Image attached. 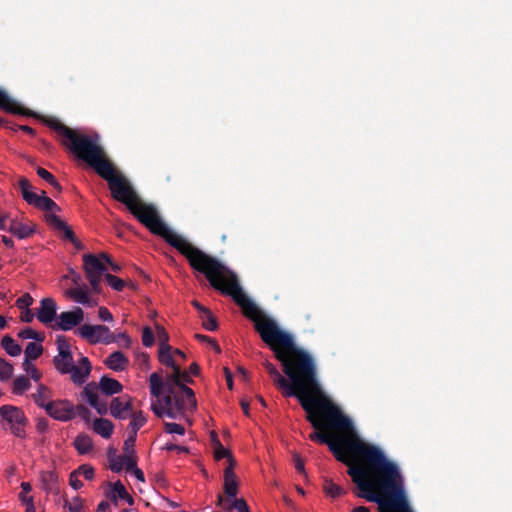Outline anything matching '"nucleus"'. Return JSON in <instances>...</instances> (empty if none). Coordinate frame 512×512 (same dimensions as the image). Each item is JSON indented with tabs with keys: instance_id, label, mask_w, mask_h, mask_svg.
<instances>
[{
	"instance_id": "obj_1",
	"label": "nucleus",
	"mask_w": 512,
	"mask_h": 512,
	"mask_svg": "<svg viewBox=\"0 0 512 512\" xmlns=\"http://www.w3.org/2000/svg\"><path fill=\"white\" fill-rule=\"evenodd\" d=\"M276 358L288 377L276 375L282 394L298 399L315 429L310 439L326 444L348 466L347 473L359 490L356 496L377 503L379 512L404 507L407 496L398 465L379 447L364 442L351 419L323 393L313 357L294 343Z\"/></svg>"
},
{
	"instance_id": "obj_2",
	"label": "nucleus",
	"mask_w": 512,
	"mask_h": 512,
	"mask_svg": "<svg viewBox=\"0 0 512 512\" xmlns=\"http://www.w3.org/2000/svg\"><path fill=\"white\" fill-rule=\"evenodd\" d=\"M44 124L55 131L61 145L79 160L86 162L108 183L111 197L124 204L130 213L152 234L163 238L181 253L190 266L204 274L210 285L222 294L230 296L241 308L245 317L254 323V302L241 289L237 276L217 259L193 246L182 236L167 227L157 209L143 202L129 180L115 167L105 150L92 137L72 129L55 117L43 119Z\"/></svg>"
},
{
	"instance_id": "obj_3",
	"label": "nucleus",
	"mask_w": 512,
	"mask_h": 512,
	"mask_svg": "<svg viewBox=\"0 0 512 512\" xmlns=\"http://www.w3.org/2000/svg\"><path fill=\"white\" fill-rule=\"evenodd\" d=\"M56 344L58 353L53 358L55 369L61 374H69L74 384L82 385L85 383L92 370L89 359L83 356L76 365L71 352V345L65 336H58Z\"/></svg>"
},
{
	"instance_id": "obj_4",
	"label": "nucleus",
	"mask_w": 512,
	"mask_h": 512,
	"mask_svg": "<svg viewBox=\"0 0 512 512\" xmlns=\"http://www.w3.org/2000/svg\"><path fill=\"white\" fill-rule=\"evenodd\" d=\"M258 334L274 352L275 356L287 348H292L294 344L293 336L280 329L274 319L267 316L265 312L258 307Z\"/></svg>"
},
{
	"instance_id": "obj_5",
	"label": "nucleus",
	"mask_w": 512,
	"mask_h": 512,
	"mask_svg": "<svg viewBox=\"0 0 512 512\" xmlns=\"http://www.w3.org/2000/svg\"><path fill=\"white\" fill-rule=\"evenodd\" d=\"M0 416L7 424L12 435L19 439L26 438V428L29 421L21 408L13 405H3L0 407Z\"/></svg>"
},
{
	"instance_id": "obj_6",
	"label": "nucleus",
	"mask_w": 512,
	"mask_h": 512,
	"mask_svg": "<svg viewBox=\"0 0 512 512\" xmlns=\"http://www.w3.org/2000/svg\"><path fill=\"white\" fill-rule=\"evenodd\" d=\"M193 380L187 371H181L180 367H175V370L171 375L167 377L166 382H163L162 377L154 372L149 377L150 392L154 397H160L165 387L167 391L169 388L177 386H186L185 383H192Z\"/></svg>"
},
{
	"instance_id": "obj_7",
	"label": "nucleus",
	"mask_w": 512,
	"mask_h": 512,
	"mask_svg": "<svg viewBox=\"0 0 512 512\" xmlns=\"http://www.w3.org/2000/svg\"><path fill=\"white\" fill-rule=\"evenodd\" d=\"M83 268L85 271L86 279L91 285L92 290L95 293H100V282L102 276L107 270L104 260L94 254H85L83 255Z\"/></svg>"
},
{
	"instance_id": "obj_8",
	"label": "nucleus",
	"mask_w": 512,
	"mask_h": 512,
	"mask_svg": "<svg viewBox=\"0 0 512 512\" xmlns=\"http://www.w3.org/2000/svg\"><path fill=\"white\" fill-rule=\"evenodd\" d=\"M76 333L89 344H110L116 341L115 335L105 325L83 324Z\"/></svg>"
},
{
	"instance_id": "obj_9",
	"label": "nucleus",
	"mask_w": 512,
	"mask_h": 512,
	"mask_svg": "<svg viewBox=\"0 0 512 512\" xmlns=\"http://www.w3.org/2000/svg\"><path fill=\"white\" fill-rule=\"evenodd\" d=\"M165 394L162 398L156 397L157 403H153L151 406L152 411L158 417H163V415H167L170 418H177L181 415V405L179 404V400L174 398V395L167 391V389L163 388L162 395Z\"/></svg>"
},
{
	"instance_id": "obj_10",
	"label": "nucleus",
	"mask_w": 512,
	"mask_h": 512,
	"mask_svg": "<svg viewBox=\"0 0 512 512\" xmlns=\"http://www.w3.org/2000/svg\"><path fill=\"white\" fill-rule=\"evenodd\" d=\"M45 411L50 417L59 421H68L75 417L74 406L68 400L52 401Z\"/></svg>"
},
{
	"instance_id": "obj_11",
	"label": "nucleus",
	"mask_w": 512,
	"mask_h": 512,
	"mask_svg": "<svg viewBox=\"0 0 512 512\" xmlns=\"http://www.w3.org/2000/svg\"><path fill=\"white\" fill-rule=\"evenodd\" d=\"M168 392L174 395V398L179 400V404L181 405V415L186 410H195L197 407V401L195 398L194 391L188 386H177L174 385V388H169Z\"/></svg>"
},
{
	"instance_id": "obj_12",
	"label": "nucleus",
	"mask_w": 512,
	"mask_h": 512,
	"mask_svg": "<svg viewBox=\"0 0 512 512\" xmlns=\"http://www.w3.org/2000/svg\"><path fill=\"white\" fill-rule=\"evenodd\" d=\"M83 319L84 311L80 307H76L72 311L62 312L57 317L56 324L52 327L63 331H68L81 324Z\"/></svg>"
},
{
	"instance_id": "obj_13",
	"label": "nucleus",
	"mask_w": 512,
	"mask_h": 512,
	"mask_svg": "<svg viewBox=\"0 0 512 512\" xmlns=\"http://www.w3.org/2000/svg\"><path fill=\"white\" fill-rule=\"evenodd\" d=\"M57 304L54 299L47 297L40 301V307L36 310V317L42 324H51L57 316Z\"/></svg>"
},
{
	"instance_id": "obj_14",
	"label": "nucleus",
	"mask_w": 512,
	"mask_h": 512,
	"mask_svg": "<svg viewBox=\"0 0 512 512\" xmlns=\"http://www.w3.org/2000/svg\"><path fill=\"white\" fill-rule=\"evenodd\" d=\"M132 399L129 396L113 398L109 407L110 414L117 419H126L132 413Z\"/></svg>"
},
{
	"instance_id": "obj_15",
	"label": "nucleus",
	"mask_w": 512,
	"mask_h": 512,
	"mask_svg": "<svg viewBox=\"0 0 512 512\" xmlns=\"http://www.w3.org/2000/svg\"><path fill=\"white\" fill-rule=\"evenodd\" d=\"M0 109L11 114L36 117V114L33 111L22 107L18 102L11 99L3 90H0Z\"/></svg>"
},
{
	"instance_id": "obj_16",
	"label": "nucleus",
	"mask_w": 512,
	"mask_h": 512,
	"mask_svg": "<svg viewBox=\"0 0 512 512\" xmlns=\"http://www.w3.org/2000/svg\"><path fill=\"white\" fill-rule=\"evenodd\" d=\"M233 463H230V465H227L224 469V475H223V491L226 495L225 498L233 499L236 497L238 493V480L237 476L234 472Z\"/></svg>"
},
{
	"instance_id": "obj_17",
	"label": "nucleus",
	"mask_w": 512,
	"mask_h": 512,
	"mask_svg": "<svg viewBox=\"0 0 512 512\" xmlns=\"http://www.w3.org/2000/svg\"><path fill=\"white\" fill-rule=\"evenodd\" d=\"M8 231L19 239H25L35 232V225L30 221L22 222L17 219H12Z\"/></svg>"
},
{
	"instance_id": "obj_18",
	"label": "nucleus",
	"mask_w": 512,
	"mask_h": 512,
	"mask_svg": "<svg viewBox=\"0 0 512 512\" xmlns=\"http://www.w3.org/2000/svg\"><path fill=\"white\" fill-rule=\"evenodd\" d=\"M46 222L52 226L55 230L63 233V238L68 241H75V233L72 228L67 225L66 222L61 220L57 215L53 213L46 214Z\"/></svg>"
},
{
	"instance_id": "obj_19",
	"label": "nucleus",
	"mask_w": 512,
	"mask_h": 512,
	"mask_svg": "<svg viewBox=\"0 0 512 512\" xmlns=\"http://www.w3.org/2000/svg\"><path fill=\"white\" fill-rule=\"evenodd\" d=\"M217 505L220 506L225 511H232L233 509L237 510L238 512H250L248 505L244 499H229L224 498L222 495H218L217 498Z\"/></svg>"
},
{
	"instance_id": "obj_20",
	"label": "nucleus",
	"mask_w": 512,
	"mask_h": 512,
	"mask_svg": "<svg viewBox=\"0 0 512 512\" xmlns=\"http://www.w3.org/2000/svg\"><path fill=\"white\" fill-rule=\"evenodd\" d=\"M105 365L114 371H123L129 365L128 358L120 351L113 352L105 360Z\"/></svg>"
},
{
	"instance_id": "obj_21",
	"label": "nucleus",
	"mask_w": 512,
	"mask_h": 512,
	"mask_svg": "<svg viewBox=\"0 0 512 512\" xmlns=\"http://www.w3.org/2000/svg\"><path fill=\"white\" fill-rule=\"evenodd\" d=\"M43 489L48 493H59L58 476L54 471H42L40 474Z\"/></svg>"
},
{
	"instance_id": "obj_22",
	"label": "nucleus",
	"mask_w": 512,
	"mask_h": 512,
	"mask_svg": "<svg viewBox=\"0 0 512 512\" xmlns=\"http://www.w3.org/2000/svg\"><path fill=\"white\" fill-rule=\"evenodd\" d=\"M29 205H33L34 207L47 212L54 210L60 211V207L51 198L47 197L44 191H42L41 195L36 194Z\"/></svg>"
},
{
	"instance_id": "obj_23",
	"label": "nucleus",
	"mask_w": 512,
	"mask_h": 512,
	"mask_svg": "<svg viewBox=\"0 0 512 512\" xmlns=\"http://www.w3.org/2000/svg\"><path fill=\"white\" fill-rule=\"evenodd\" d=\"M52 391L44 384L38 386L37 392L32 394L34 402L41 408L46 409L52 400Z\"/></svg>"
},
{
	"instance_id": "obj_24",
	"label": "nucleus",
	"mask_w": 512,
	"mask_h": 512,
	"mask_svg": "<svg viewBox=\"0 0 512 512\" xmlns=\"http://www.w3.org/2000/svg\"><path fill=\"white\" fill-rule=\"evenodd\" d=\"M99 387L102 393L105 395L117 394L120 393L123 389L122 384L118 380L108 376L101 377Z\"/></svg>"
},
{
	"instance_id": "obj_25",
	"label": "nucleus",
	"mask_w": 512,
	"mask_h": 512,
	"mask_svg": "<svg viewBox=\"0 0 512 512\" xmlns=\"http://www.w3.org/2000/svg\"><path fill=\"white\" fill-rule=\"evenodd\" d=\"M110 498L115 503H117L118 499H121L126 501L129 505L134 504L133 497L127 492L125 486L121 481H117L112 485Z\"/></svg>"
},
{
	"instance_id": "obj_26",
	"label": "nucleus",
	"mask_w": 512,
	"mask_h": 512,
	"mask_svg": "<svg viewBox=\"0 0 512 512\" xmlns=\"http://www.w3.org/2000/svg\"><path fill=\"white\" fill-rule=\"evenodd\" d=\"M93 430L95 433L101 435L103 438H110L113 430L114 425L113 423L105 418H97L93 422Z\"/></svg>"
},
{
	"instance_id": "obj_27",
	"label": "nucleus",
	"mask_w": 512,
	"mask_h": 512,
	"mask_svg": "<svg viewBox=\"0 0 512 512\" xmlns=\"http://www.w3.org/2000/svg\"><path fill=\"white\" fill-rule=\"evenodd\" d=\"M1 347L13 357L19 356L22 352L21 346L9 335L2 337Z\"/></svg>"
},
{
	"instance_id": "obj_28",
	"label": "nucleus",
	"mask_w": 512,
	"mask_h": 512,
	"mask_svg": "<svg viewBox=\"0 0 512 512\" xmlns=\"http://www.w3.org/2000/svg\"><path fill=\"white\" fill-rule=\"evenodd\" d=\"M131 417V421L128 425V429L130 430V434H133L134 436H137L138 430L144 426L146 423V417L143 415L142 411L134 412L132 410V413L128 416Z\"/></svg>"
},
{
	"instance_id": "obj_29",
	"label": "nucleus",
	"mask_w": 512,
	"mask_h": 512,
	"mask_svg": "<svg viewBox=\"0 0 512 512\" xmlns=\"http://www.w3.org/2000/svg\"><path fill=\"white\" fill-rule=\"evenodd\" d=\"M171 346L170 345H160L159 348V361L168 367H171L173 371L175 370V367H179L176 365L173 356L171 354Z\"/></svg>"
},
{
	"instance_id": "obj_30",
	"label": "nucleus",
	"mask_w": 512,
	"mask_h": 512,
	"mask_svg": "<svg viewBox=\"0 0 512 512\" xmlns=\"http://www.w3.org/2000/svg\"><path fill=\"white\" fill-rule=\"evenodd\" d=\"M74 446L79 454L83 455L92 449L93 442L88 435H78L74 441Z\"/></svg>"
},
{
	"instance_id": "obj_31",
	"label": "nucleus",
	"mask_w": 512,
	"mask_h": 512,
	"mask_svg": "<svg viewBox=\"0 0 512 512\" xmlns=\"http://www.w3.org/2000/svg\"><path fill=\"white\" fill-rule=\"evenodd\" d=\"M214 458L217 461L226 458L227 465H230V463H233V466L236 465L235 459L233 458L230 450L226 449L220 441H216L214 446Z\"/></svg>"
},
{
	"instance_id": "obj_32",
	"label": "nucleus",
	"mask_w": 512,
	"mask_h": 512,
	"mask_svg": "<svg viewBox=\"0 0 512 512\" xmlns=\"http://www.w3.org/2000/svg\"><path fill=\"white\" fill-rule=\"evenodd\" d=\"M18 186L20 188L23 199L28 204L32 202V199L35 197L36 193L32 191V185L30 181L27 178L22 177L18 181Z\"/></svg>"
},
{
	"instance_id": "obj_33",
	"label": "nucleus",
	"mask_w": 512,
	"mask_h": 512,
	"mask_svg": "<svg viewBox=\"0 0 512 512\" xmlns=\"http://www.w3.org/2000/svg\"><path fill=\"white\" fill-rule=\"evenodd\" d=\"M30 380L26 376H19L14 379L12 383V393L16 395L23 394L26 390L30 388Z\"/></svg>"
},
{
	"instance_id": "obj_34",
	"label": "nucleus",
	"mask_w": 512,
	"mask_h": 512,
	"mask_svg": "<svg viewBox=\"0 0 512 512\" xmlns=\"http://www.w3.org/2000/svg\"><path fill=\"white\" fill-rule=\"evenodd\" d=\"M25 360L31 361L39 358L43 353V347L36 342H30L25 348Z\"/></svg>"
},
{
	"instance_id": "obj_35",
	"label": "nucleus",
	"mask_w": 512,
	"mask_h": 512,
	"mask_svg": "<svg viewBox=\"0 0 512 512\" xmlns=\"http://www.w3.org/2000/svg\"><path fill=\"white\" fill-rule=\"evenodd\" d=\"M69 296L76 302L81 304H88L93 306L95 303H92L88 297V293L83 288H73L68 291Z\"/></svg>"
},
{
	"instance_id": "obj_36",
	"label": "nucleus",
	"mask_w": 512,
	"mask_h": 512,
	"mask_svg": "<svg viewBox=\"0 0 512 512\" xmlns=\"http://www.w3.org/2000/svg\"><path fill=\"white\" fill-rule=\"evenodd\" d=\"M100 387L97 386L96 383L91 382L88 383L82 392L83 397L89 402L90 405L94 404L95 401H97L98 398V389Z\"/></svg>"
},
{
	"instance_id": "obj_37",
	"label": "nucleus",
	"mask_w": 512,
	"mask_h": 512,
	"mask_svg": "<svg viewBox=\"0 0 512 512\" xmlns=\"http://www.w3.org/2000/svg\"><path fill=\"white\" fill-rule=\"evenodd\" d=\"M202 320V326L204 329L208 331H215L218 328V323L216 317L209 310L205 314L200 316Z\"/></svg>"
},
{
	"instance_id": "obj_38",
	"label": "nucleus",
	"mask_w": 512,
	"mask_h": 512,
	"mask_svg": "<svg viewBox=\"0 0 512 512\" xmlns=\"http://www.w3.org/2000/svg\"><path fill=\"white\" fill-rule=\"evenodd\" d=\"M109 468L113 472H120L125 469L121 455L111 454V450H108Z\"/></svg>"
},
{
	"instance_id": "obj_39",
	"label": "nucleus",
	"mask_w": 512,
	"mask_h": 512,
	"mask_svg": "<svg viewBox=\"0 0 512 512\" xmlns=\"http://www.w3.org/2000/svg\"><path fill=\"white\" fill-rule=\"evenodd\" d=\"M324 491L331 497H339L345 493L344 489L333 483L331 480H325Z\"/></svg>"
},
{
	"instance_id": "obj_40",
	"label": "nucleus",
	"mask_w": 512,
	"mask_h": 512,
	"mask_svg": "<svg viewBox=\"0 0 512 512\" xmlns=\"http://www.w3.org/2000/svg\"><path fill=\"white\" fill-rule=\"evenodd\" d=\"M13 365L4 358H0V380L7 381L13 374Z\"/></svg>"
},
{
	"instance_id": "obj_41",
	"label": "nucleus",
	"mask_w": 512,
	"mask_h": 512,
	"mask_svg": "<svg viewBox=\"0 0 512 512\" xmlns=\"http://www.w3.org/2000/svg\"><path fill=\"white\" fill-rule=\"evenodd\" d=\"M23 369L29 375V377L35 381H39L42 377V373L38 370V368L31 362L24 360Z\"/></svg>"
},
{
	"instance_id": "obj_42",
	"label": "nucleus",
	"mask_w": 512,
	"mask_h": 512,
	"mask_svg": "<svg viewBox=\"0 0 512 512\" xmlns=\"http://www.w3.org/2000/svg\"><path fill=\"white\" fill-rule=\"evenodd\" d=\"M64 508L69 512H83V500L80 497H74L71 501L65 499Z\"/></svg>"
},
{
	"instance_id": "obj_43",
	"label": "nucleus",
	"mask_w": 512,
	"mask_h": 512,
	"mask_svg": "<svg viewBox=\"0 0 512 512\" xmlns=\"http://www.w3.org/2000/svg\"><path fill=\"white\" fill-rule=\"evenodd\" d=\"M121 457L127 472H129L132 468H135V465H137V456L135 451H128V453L123 452Z\"/></svg>"
},
{
	"instance_id": "obj_44",
	"label": "nucleus",
	"mask_w": 512,
	"mask_h": 512,
	"mask_svg": "<svg viewBox=\"0 0 512 512\" xmlns=\"http://www.w3.org/2000/svg\"><path fill=\"white\" fill-rule=\"evenodd\" d=\"M104 277L108 285H110L116 291H122L125 287L124 281L115 275L107 273L104 275Z\"/></svg>"
},
{
	"instance_id": "obj_45",
	"label": "nucleus",
	"mask_w": 512,
	"mask_h": 512,
	"mask_svg": "<svg viewBox=\"0 0 512 512\" xmlns=\"http://www.w3.org/2000/svg\"><path fill=\"white\" fill-rule=\"evenodd\" d=\"M18 336L21 339H35L38 341L43 340V335L41 333H38L37 331L31 329V328H25L22 331L18 333Z\"/></svg>"
},
{
	"instance_id": "obj_46",
	"label": "nucleus",
	"mask_w": 512,
	"mask_h": 512,
	"mask_svg": "<svg viewBox=\"0 0 512 512\" xmlns=\"http://www.w3.org/2000/svg\"><path fill=\"white\" fill-rule=\"evenodd\" d=\"M32 304H33V298L29 293L23 294L15 302L16 307L20 310L29 309V307Z\"/></svg>"
},
{
	"instance_id": "obj_47",
	"label": "nucleus",
	"mask_w": 512,
	"mask_h": 512,
	"mask_svg": "<svg viewBox=\"0 0 512 512\" xmlns=\"http://www.w3.org/2000/svg\"><path fill=\"white\" fill-rule=\"evenodd\" d=\"M78 475H82L86 480H92L94 478V468L90 465L84 464L81 465L77 470Z\"/></svg>"
},
{
	"instance_id": "obj_48",
	"label": "nucleus",
	"mask_w": 512,
	"mask_h": 512,
	"mask_svg": "<svg viewBox=\"0 0 512 512\" xmlns=\"http://www.w3.org/2000/svg\"><path fill=\"white\" fill-rule=\"evenodd\" d=\"M154 343V334L150 327H145L142 331V344L146 347L152 346Z\"/></svg>"
},
{
	"instance_id": "obj_49",
	"label": "nucleus",
	"mask_w": 512,
	"mask_h": 512,
	"mask_svg": "<svg viewBox=\"0 0 512 512\" xmlns=\"http://www.w3.org/2000/svg\"><path fill=\"white\" fill-rule=\"evenodd\" d=\"M164 427L165 431L170 434L176 433L179 435H183L185 433V428L177 423L166 422Z\"/></svg>"
},
{
	"instance_id": "obj_50",
	"label": "nucleus",
	"mask_w": 512,
	"mask_h": 512,
	"mask_svg": "<svg viewBox=\"0 0 512 512\" xmlns=\"http://www.w3.org/2000/svg\"><path fill=\"white\" fill-rule=\"evenodd\" d=\"M195 338L198 339L199 341L201 342H209V345L214 349V351L218 354L221 353V348L220 346L218 345V343L216 342L215 339L213 338H210L206 335H202V334H195Z\"/></svg>"
},
{
	"instance_id": "obj_51",
	"label": "nucleus",
	"mask_w": 512,
	"mask_h": 512,
	"mask_svg": "<svg viewBox=\"0 0 512 512\" xmlns=\"http://www.w3.org/2000/svg\"><path fill=\"white\" fill-rule=\"evenodd\" d=\"M35 316H36V313L34 314L30 308L23 309L20 314V321L24 322V323H30L33 321Z\"/></svg>"
},
{
	"instance_id": "obj_52",
	"label": "nucleus",
	"mask_w": 512,
	"mask_h": 512,
	"mask_svg": "<svg viewBox=\"0 0 512 512\" xmlns=\"http://www.w3.org/2000/svg\"><path fill=\"white\" fill-rule=\"evenodd\" d=\"M69 484L74 488V489H80L82 486H83V483L81 480H79V475H78V472L76 471H73L71 474H70V478H69Z\"/></svg>"
},
{
	"instance_id": "obj_53",
	"label": "nucleus",
	"mask_w": 512,
	"mask_h": 512,
	"mask_svg": "<svg viewBox=\"0 0 512 512\" xmlns=\"http://www.w3.org/2000/svg\"><path fill=\"white\" fill-rule=\"evenodd\" d=\"M136 442V436L130 434L129 437L124 442L123 452L128 453V451H135L134 446Z\"/></svg>"
},
{
	"instance_id": "obj_54",
	"label": "nucleus",
	"mask_w": 512,
	"mask_h": 512,
	"mask_svg": "<svg viewBox=\"0 0 512 512\" xmlns=\"http://www.w3.org/2000/svg\"><path fill=\"white\" fill-rule=\"evenodd\" d=\"M37 175L45 180L47 183H50L55 178L49 171L42 167H37L36 169Z\"/></svg>"
},
{
	"instance_id": "obj_55",
	"label": "nucleus",
	"mask_w": 512,
	"mask_h": 512,
	"mask_svg": "<svg viewBox=\"0 0 512 512\" xmlns=\"http://www.w3.org/2000/svg\"><path fill=\"white\" fill-rule=\"evenodd\" d=\"M75 414L77 413L81 418H83L86 421H89L90 419V411L88 408H86L84 405H77L74 407Z\"/></svg>"
},
{
	"instance_id": "obj_56",
	"label": "nucleus",
	"mask_w": 512,
	"mask_h": 512,
	"mask_svg": "<svg viewBox=\"0 0 512 512\" xmlns=\"http://www.w3.org/2000/svg\"><path fill=\"white\" fill-rule=\"evenodd\" d=\"M100 415H105L108 412V406L105 401H100L99 399L91 405Z\"/></svg>"
},
{
	"instance_id": "obj_57",
	"label": "nucleus",
	"mask_w": 512,
	"mask_h": 512,
	"mask_svg": "<svg viewBox=\"0 0 512 512\" xmlns=\"http://www.w3.org/2000/svg\"><path fill=\"white\" fill-rule=\"evenodd\" d=\"M98 317L102 321L111 322L113 320V316L110 311L106 307H100L98 310Z\"/></svg>"
},
{
	"instance_id": "obj_58",
	"label": "nucleus",
	"mask_w": 512,
	"mask_h": 512,
	"mask_svg": "<svg viewBox=\"0 0 512 512\" xmlns=\"http://www.w3.org/2000/svg\"><path fill=\"white\" fill-rule=\"evenodd\" d=\"M295 469L300 474H305L304 462L298 454L293 455Z\"/></svg>"
},
{
	"instance_id": "obj_59",
	"label": "nucleus",
	"mask_w": 512,
	"mask_h": 512,
	"mask_svg": "<svg viewBox=\"0 0 512 512\" xmlns=\"http://www.w3.org/2000/svg\"><path fill=\"white\" fill-rule=\"evenodd\" d=\"M267 370H268L269 374L271 375L273 382L280 389V382L278 381V379H277L278 377L276 376L277 374H280V372L277 370L276 367H274L273 365H270V364H267Z\"/></svg>"
},
{
	"instance_id": "obj_60",
	"label": "nucleus",
	"mask_w": 512,
	"mask_h": 512,
	"mask_svg": "<svg viewBox=\"0 0 512 512\" xmlns=\"http://www.w3.org/2000/svg\"><path fill=\"white\" fill-rule=\"evenodd\" d=\"M158 339H159L160 345H169L168 344V340H169L168 333L163 328L158 327Z\"/></svg>"
},
{
	"instance_id": "obj_61",
	"label": "nucleus",
	"mask_w": 512,
	"mask_h": 512,
	"mask_svg": "<svg viewBox=\"0 0 512 512\" xmlns=\"http://www.w3.org/2000/svg\"><path fill=\"white\" fill-rule=\"evenodd\" d=\"M100 257L104 260L105 265H106V264H109V265H110V267H111V269H112L113 271H115V272H116V271H118V270L120 269V267H119L117 264H115V263H113V262L111 261V258H110V256H109L108 254H106V253H100Z\"/></svg>"
},
{
	"instance_id": "obj_62",
	"label": "nucleus",
	"mask_w": 512,
	"mask_h": 512,
	"mask_svg": "<svg viewBox=\"0 0 512 512\" xmlns=\"http://www.w3.org/2000/svg\"><path fill=\"white\" fill-rule=\"evenodd\" d=\"M13 130H21L31 136H35L36 132L35 130L27 125H15V127H11Z\"/></svg>"
},
{
	"instance_id": "obj_63",
	"label": "nucleus",
	"mask_w": 512,
	"mask_h": 512,
	"mask_svg": "<svg viewBox=\"0 0 512 512\" xmlns=\"http://www.w3.org/2000/svg\"><path fill=\"white\" fill-rule=\"evenodd\" d=\"M165 449L167 451L176 450L178 452H185V453H188V451H189L187 447L179 446V445H176V444H166Z\"/></svg>"
},
{
	"instance_id": "obj_64",
	"label": "nucleus",
	"mask_w": 512,
	"mask_h": 512,
	"mask_svg": "<svg viewBox=\"0 0 512 512\" xmlns=\"http://www.w3.org/2000/svg\"><path fill=\"white\" fill-rule=\"evenodd\" d=\"M48 428V422L46 419H38L37 423H36V429L39 431V432H45Z\"/></svg>"
}]
</instances>
